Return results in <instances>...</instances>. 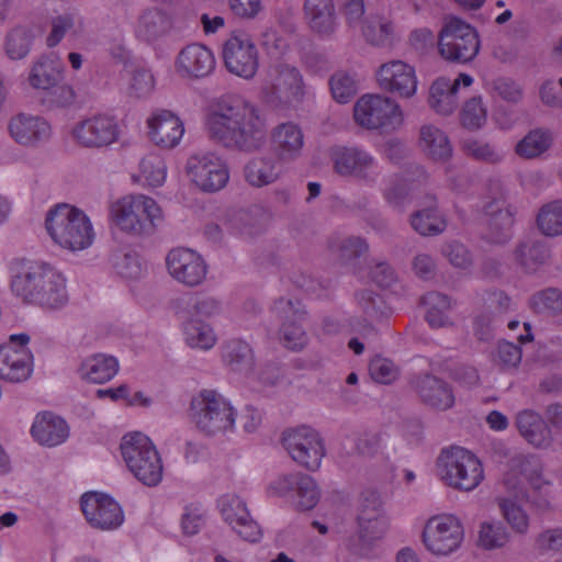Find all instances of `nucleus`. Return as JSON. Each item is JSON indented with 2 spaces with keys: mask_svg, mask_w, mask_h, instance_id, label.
<instances>
[{
  "mask_svg": "<svg viewBox=\"0 0 562 562\" xmlns=\"http://www.w3.org/2000/svg\"><path fill=\"white\" fill-rule=\"evenodd\" d=\"M206 127L210 138L229 150L252 154L267 143L266 115L243 99L222 100L209 114Z\"/></svg>",
  "mask_w": 562,
  "mask_h": 562,
  "instance_id": "1",
  "label": "nucleus"
},
{
  "mask_svg": "<svg viewBox=\"0 0 562 562\" xmlns=\"http://www.w3.org/2000/svg\"><path fill=\"white\" fill-rule=\"evenodd\" d=\"M12 290L24 302L45 310H60L69 301L65 276L49 263L31 261L12 280Z\"/></svg>",
  "mask_w": 562,
  "mask_h": 562,
  "instance_id": "2",
  "label": "nucleus"
},
{
  "mask_svg": "<svg viewBox=\"0 0 562 562\" xmlns=\"http://www.w3.org/2000/svg\"><path fill=\"white\" fill-rule=\"evenodd\" d=\"M45 227L53 241L71 252L89 248L94 240L90 218L79 209L59 204L49 210Z\"/></svg>",
  "mask_w": 562,
  "mask_h": 562,
  "instance_id": "3",
  "label": "nucleus"
},
{
  "mask_svg": "<svg viewBox=\"0 0 562 562\" xmlns=\"http://www.w3.org/2000/svg\"><path fill=\"white\" fill-rule=\"evenodd\" d=\"M111 217L120 231L135 237L153 235L164 220L158 203L144 194L117 200L111 206Z\"/></svg>",
  "mask_w": 562,
  "mask_h": 562,
  "instance_id": "4",
  "label": "nucleus"
},
{
  "mask_svg": "<svg viewBox=\"0 0 562 562\" xmlns=\"http://www.w3.org/2000/svg\"><path fill=\"white\" fill-rule=\"evenodd\" d=\"M195 427L205 436H226L235 430L236 409L231 401L215 390H202L190 403Z\"/></svg>",
  "mask_w": 562,
  "mask_h": 562,
  "instance_id": "5",
  "label": "nucleus"
},
{
  "mask_svg": "<svg viewBox=\"0 0 562 562\" xmlns=\"http://www.w3.org/2000/svg\"><path fill=\"white\" fill-rule=\"evenodd\" d=\"M437 470L447 486L461 492L475 490L484 479L481 461L461 447L443 449L437 460Z\"/></svg>",
  "mask_w": 562,
  "mask_h": 562,
  "instance_id": "6",
  "label": "nucleus"
},
{
  "mask_svg": "<svg viewBox=\"0 0 562 562\" xmlns=\"http://www.w3.org/2000/svg\"><path fill=\"white\" fill-rule=\"evenodd\" d=\"M121 453L133 475L147 486H156L162 479V462L150 439L140 434L122 438Z\"/></svg>",
  "mask_w": 562,
  "mask_h": 562,
  "instance_id": "7",
  "label": "nucleus"
},
{
  "mask_svg": "<svg viewBox=\"0 0 562 562\" xmlns=\"http://www.w3.org/2000/svg\"><path fill=\"white\" fill-rule=\"evenodd\" d=\"M355 122L370 131L394 132L404 124L401 104L384 94L367 93L353 105Z\"/></svg>",
  "mask_w": 562,
  "mask_h": 562,
  "instance_id": "8",
  "label": "nucleus"
},
{
  "mask_svg": "<svg viewBox=\"0 0 562 562\" xmlns=\"http://www.w3.org/2000/svg\"><path fill=\"white\" fill-rule=\"evenodd\" d=\"M261 91L266 102L273 108L296 105L305 97L303 76L292 65L273 64L266 71Z\"/></svg>",
  "mask_w": 562,
  "mask_h": 562,
  "instance_id": "9",
  "label": "nucleus"
},
{
  "mask_svg": "<svg viewBox=\"0 0 562 562\" xmlns=\"http://www.w3.org/2000/svg\"><path fill=\"white\" fill-rule=\"evenodd\" d=\"M357 521L360 541L358 554L369 559L375 558V542L385 536L389 528V519L379 493L367 491L362 494Z\"/></svg>",
  "mask_w": 562,
  "mask_h": 562,
  "instance_id": "10",
  "label": "nucleus"
},
{
  "mask_svg": "<svg viewBox=\"0 0 562 562\" xmlns=\"http://www.w3.org/2000/svg\"><path fill=\"white\" fill-rule=\"evenodd\" d=\"M438 50L446 60L461 64L471 61L480 50L479 34L469 23L451 16L439 32Z\"/></svg>",
  "mask_w": 562,
  "mask_h": 562,
  "instance_id": "11",
  "label": "nucleus"
},
{
  "mask_svg": "<svg viewBox=\"0 0 562 562\" xmlns=\"http://www.w3.org/2000/svg\"><path fill=\"white\" fill-rule=\"evenodd\" d=\"M464 538L461 521L453 515L443 514L429 518L424 527L423 542L434 555L447 557L459 549Z\"/></svg>",
  "mask_w": 562,
  "mask_h": 562,
  "instance_id": "12",
  "label": "nucleus"
},
{
  "mask_svg": "<svg viewBox=\"0 0 562 562\" xmlns=\"http://www.w3.org/2000/svg\"><path fill=\"white\" fill-rule=\"evenodd\" d=\"M222 58L232 75L252 79L259 69V52L251 37L244 32H233L224 41Z\"/></svg>",
  "mask_w": 562,
  "mask_h": 562,
  "instance_id": "13",
  "label": "nucleus"
},
{
  "mask_svg": "<svg viewBox=\"0 0 562 562\" xmlns=\"http://www.w3.org/2000/svg\"><path fill=\"white\" fill-rule=\"evenodd\" d=\"M272 311L281 321L279 339L283 347L291 351H301L308 344V336L303 327L306 311L299 300L280 297Z\"/></svg>",
  "mask_w": 562,
  "mask_h": 562,
  "instance_id": "14",
  "label": "nucleus"
},
{
  "mask_svg": "<svg viewBox=\"0 0 562 562\" xmlns=\"http://www.w3.org/2000/svg\"><path fill=\"white\" fill-rule=\"evenodd\" d=\"M283 446L292 460L301 467L316 471L325 456V447L319 434L311 427L302 426L283 434Z\"/></svg>",
  "mask_w": 562,
  "mask_h": 562,
  "instance_id": "15",
  "label": "nucleus"
},
{
  "mask_svg": "<svg viewBox=\"0 0 562 562\" xmlns=\"http://www.w3.org/2000/svg\"><path fill=\"white\" fill-rule=\"evenodd\" d=\"M26 334L11 335L9 341L0 347V378L10 383H21L30 379L33 372V355L26 345Z\"/></svg>",
  "mask_w": 562,
  "mask_h": 562,
  "instance_id": "16",
  "label": "nucleus"
},
{
  "mask_svg": "<svg viewBox=\"0 0 562 562\" xmlns=\"http://www.w3.org/2000/svg\"><path fill=\"white\" fill-rule=\"evenodd\" d=\"M187 173L190 180L204 192H217L228 182L226 162L214 153H199L189 157Z\"/></svg>",
  "mask_w": 562,
  "mask_h": 562,
  "instance_id": "17",
  "label": "nucleus"
},
{
  "mask_svg": "<svg viewBox=\"0 0 562 562\" xmlns=\"http://www.w3.org/2000/svg\"><path fill=\"white\" fill-rule=\"evenodd\" d=\"M333 168L341 177H351L374 182L379 175L376 159L366 149L357 146H336L329 154Z\"/></svg>",
  "mask_w": 562,
  "mask_h": 562,
  "instance_id": "18",
  "label": "nucleus"
},
{
  "mask_svg": "<svg viewBox=\"0 0 562 562\" xmlns=\"http://www.w3.org/2000/svg\"><path fill=\"white\" fill-rule=\"evenodd\" d=\"M120 128L114 116L95 114L78 122L71 130L72 139L86 148H102L119 139Z\"/></svg>",
  "mask_w": 562,
  "mask_h": 562,
  "instance_id": "19",
  "label": "nucleus"
},
{
  "mask_svg": "<svg viewBox=\"0 0 562 562\" xmlns=\"http://www.w3.org/2000/svg\"><path fill=\"white\" fill-rule=\"evenodd\" d=\"M222 518L244 541L256 543L262 538L260 525L252 518L241 497L225 494L217 502Z\"/></svg>",
  "mask_w": 562,
  "mask_h": 562,
  "instance_id": "20",
  "label": "nucleus"
},
{
  "mask_svg": "<svg viewBox=\"0 0 562 562\" xmlns=\"http://www.w3.org/2000/svg\"><path fill=\"white\" fill-rule=\"evenodd\" d=\"M166 265L169 274L189 288L202 284L207 274V265L203 257L186 247L171 249L166 257Z\"/></svg>",
  "mask_w": 562,
  "mask_h": 562,
  "instance_id": "21",
  "label": "nucleus"
},
{
  "mask_svg": "<svg viewBox=\"0 0 562 562\" xmlns=\"http://www.w3.org/2000/svg\"><path fill=\"white\" fill-rule=\"evenodd\" d=\"M375 77L381 90L402 99H411L417 92L418 80L415 68L403 60L394 59L382 64Z\"/></svg>",
  "mask_w": 562,
  "mask_h": 562,
  "instance_id": "22",
  "label": "nucleus"
},
{
  "mask_svg": "<svg viewBox=\"0 0 562 562\" xmlns=\"http://www.w3.org/2000/svg\"><path fill=\"white\" fill-rule=\"evenodd\" d=\"M81 509L91 527L100 530H113L124 521V514L112 497L98 492H88L81 496Z\"/></svg>",
  "mask_w": 562,
  "mask_h": 562,
  "instance_id": "23",
  "label": "nucleus"
},
{
  "mask_svg": "<svg viewBox=\"0 0 562 562\" xmlns=\"http://www.w3.org/2000/svg\"><path fill=\"white\" fill-rule=\"evenodd\" d=\"M8 132L19 145L37 148L49 142L53 128L44 116L20 112L8 122Z\"/></svg>",
  "mask_w": 562,
  "mask_h": 562,
  "instance_id": "24",
  "label": "nucleus"
},
{
  "mask_svg": "<svg viewBox=\"0 0 562 562\" xmlns=\"http://www.w3.org/2000/svg\"><path fill=\"white\" fill-rule=\"evenodd\" d=\"M213 52L203 44L192 43L184 46L177 55L175 68L181 78L201 79L215 69Z\"/></svg>",
  "mask_w": 562,
  "mask_h": 562,
  "instance_id": "25",
  "label": "nucleus"
},
{
  "mask_svg": "<svg viewBox=\"0 0 562 562\" xmlns=\"http://www.w3.org/2000/svg\"><path fill=\"white\" fill-rule=\"evenodd\" d=\"M270 144L280 162H292L303 153L304 133L297 123L283 122L271 130Z\"/></svg>",
  "mask_w": 562,
  "mask_h": 562,
  "instance_id": "26",
  "label": "nucleus"
},
{
  "mask_svg": "<svg viewBox=\"0 0 562 562\" xmlns=\"http://www.w3.org/2000/svg\"><path fill=\"white\" fill-rule=\"evenodd\" d=\"M472 83L473 78L468 74H460L454 80L446 77L436 79L429 89L428 103L430 108L441 115L453 113L459 103V89L468 88Z\"/></svg>",
  "mask_w": 562,
  "mask_h": 562,
  "instance_id": "27",
  "label": "nucleus"
},
{
  "mask_svg": "<svg viewBox=\"0 0 562 562\" xmlns=\"http://www.w3.org/2000/svg\"><path fill=\"white\" fill-rule=\"evenodd\" d=\"M150 139L161 148L176 147L183 134L184 125L178 115L169 110H157L147 120Z\"/></svg>",
  "mask_w": 562,
  "mask_h": 562,
  "instance_id": "28",
  "label": "nucleus"
},
{
  "mask_svg": "<svg viewBox=\"0 0 562 562\" xmlns=\"http://www.w3.org/2000/svg\"><path fill=\"white\" fill-rule=\"evenodd\" d=\"M413 387L419 400L432 409L447 411L454 405L452 387L435 375L425 374L416 378Z\"/></svg>",
  "mask_w": 562,
  "mask_h": 562,
  "instance_id": "29",
  "label": "nucleus"
},
{
  "mask_svg": "<svg viewBox=\"0 0 562 562\" xmlns=\"http://www.w3.org/2000/svg\"><path fill=\"white\" fill-rule=\"evenodd\" d=\"M520 436L532 447L548 449L553 442L551 428L533 409L519 412L515 420Z\"/></svg>",
  "mask_w": 562,
  "mask_h": 562,
  "instance_id": "30",
  "label": "nucleus"
},
{
  "mask_svg": "<svg viewBox=\"0 0 562 562\" xmlns=\"http://www.w3.org/2000/svg\"><path fill=\"white\" fill-rule=\"evenodd\" d=\"M483 214L492 240L495 243L507 240L515 221L513 207L504 199H493L484 204Z\"/></svg>",
  "mask_w": 562,
  "mask_h": 562,
  "instance_id": "31",
  "label": "nucleus"
},
{
  "mask_svg": "<svg viewBox=\"0 0 562 562\" xmlns=\"http://www.w3.org/2000/svg\"><path fill=\"white\" fill-rule=\"evenodd\" d=\"M176 29L172 16L162 9L144 10L137 20L136 36L147 43L156 42Z\"/></svg>",
  "mask_w": 562,
  "mask_h": 562,
  "instance_id": "32",
  "label": "nucleus"
},
{
  "mask_svg": "<svg viewBox=\"0 0 562 562\" xmlns=\"http://www.w3.org/2000/svg\"><path fill=\"white\" fill-rule=\"evenodd\" d=\"M119 360L111 355L94 353L86 357L77 372L81 380L103 384L111 381L119 372Z\"/></svg>",
  "mask_w": 562,
  "mask_h": 562,
  "instance_id": "33",
  "label": "nucleus"
},
{
  "mask_svg": "<svg viewBox=\"0 0 562 562\" xmlns=\"http://www.w3.org/2000/svg\"><path fill=\"white\" fill-rule=\"evenodd\" d=\"M303 10L311 30L324 36L335 32L337 21L333 0H304Z\"/></svg>",
  "mask_w": 562,
  "mask_h": 562,
  "instance_id": "34",
  "label": "nucleus"
},
{
  "mask_svg": "<svg viewBox=\"0 0 562 562\" xmlns=\"http://www.w3.org/2000/svg\"><path fill=\"white\" fill-rule=\"evenodd\" d=\"M514 260L526 273H535L551 258L547 245L536 238L520 240L514 249Z\"/></svg>",
  "mask_w": 562,
  "mask_h": 562,
  "instance_id": "35",
  "label": "nucleus"
},
{
  "mask_svg": "<svg viewBox=\"0 0 562 562\" xmlns=\"http://www.w3.org/2000/svg\"><path fill=\"white\" fill-rule=\"evenodd\" d=\"M279 162L276 156L252 157L244 167L245 181L255 188H262L276 182L281 175Z\"/></svg>",
  "mask_w": 562,
  "mask_h": 562,
  "instance_id": "36",
  "label": "nucleus"
},
{
  "mask_svg": "<svg viewBox=\"0 0 562 562\" xmlns=\"http://www.w3.org/2000/svg\"><path fill=\"white\" fill-rule=\"evenodd\" d=\"M31 432L36 441L48 447L63 443L69 435L66 422L48 413L36 417L32 425Z\"/></svg>",
  "mask_w": 562,
  "mask_h": 562,
  "instance_id": "37",
  "label": "nucleus"
},
{
  "mask_svg": "<svg viewBox=\"0 0 562 562\" xmlns=\"http://www.w3.org/2000/svg\"><path fill=\"white\" fill-rule=\"evenodd\" d=\"M419 146L426 156L436 161H447L452 156L449 137L432 124H425L420 127Z\"/></svg>",
  "mask_w": 562,
  "mask_h": 562,
  "instance_id": "38",
  "label": "nucleus"
},
{
  "mask_svg": "<svg viewBox=\"0 0 562 562\" xmlns=\"http://www.w3.org/2000/svg\"><path fill=\"white\" fill-rule=\"evenodd\" d=\"M85 31L83 19L76 12H64L50 21V32L46 37L48 47L57 46L66 35L69 40H76Z\"/></svg>",
  "mask_w": 562,
  "mask_h": 562,
  "instance_id": "39",
  "label": "nucleus"
},
{
  "mask_svg": "<svg viewBox=\"0 0 562 562\" xmlns=\"http://www.w3.org/2000/svg\"><path fill=\"white\" fill-rule=\"evenodd\" d=\"M63 69V64L57 57L43 56L33 64L29 75V82L34 89L47 90L59 82Z\"/></svg>",
  "mask_w": 562,
  "mask_h": 562,
  "instance_id": "40",
  "label": "nucleus"
},
{
  "mask_svg": "<svg viewBox=\"0 0 562 562\" xmlns=\"http://www.w3.org/2000/svg\"><path fill=\"white\" fill-rule=\"evenodd\" d=\"M422 303L426 307L425 318L430 327L441 328L451 325L449 317L451 300L448 295L435 291L428 292L422 297Z\"/></svg>",
  "mask_w": 562,
  "mask_h": 562,
  "instance_id": "41",
  "label": "nucleus"
},
{
  "mask_svg": "<svg viewBox=\"0 0 562 562\" xmlns=\"http://www.w3.org/2000/svg\"><path fill=\"white\" fill-rule=\"evenodd\" d=\"M553 143V134L548 128H533L515 146V153L524 159H533L544 154Z\"/></svg>",
  "mask_w": 562,
  "mask_h": 562,
  "instance_id": "42",
  "label": "nucleus"
},
{
  "mask_svg": "<svg viewBox=\"0 0 562 562\" xmlns=\"http://www.w3.org/2000/svg\"><path fill=\"white\" fill-rule=\"evenodd\" d=\"M223 361L231 370L248 373L254 368V353L250 346L239 339L227 341L222 351Z\"/></svg>",
  "mask_w": 562,
  "mask_h": 562,
  "instance_id": "43",
  "label": "nucleus"
},
{
  "mask_svg": "<svg viewBox=\"0 0 562 562\" xmlns=\"http://www.w3.org/2000/svg\"><path fill=\"white\" fill-rule=\"evenodd\" d=\"M536 224L547 237L562 235V199L543 204L538 211Z\"/></svg>",
  "mask_w": 562,
  "mask_h": 562,
  "instance_id": "44",
  "label": "nucleus"
},
{
  "mask_svg": "<svg viewBox=\"0 0 562 562\" xmlns=\"http://www.w3.org/2000/svg\"><path fill=\"white\" fill-rule=\"evenodd\" d=\"M411 225L422 236H436L447 228L446 218L432 205L415 212Z\"/></svg>",
  "mask_w": 562,
  "mask_h": 562,
  "instance_id": "45",
  "label": "nucleus"
},
{
  "mask_svg": "<svg viewBox=\"0 0 562 562\" xmlns=\"http://www.w3.org/2000/svg\"><path fill=\"white\" fill-rule=\"evenodd\" d=\"M184 338L191 348L209 350L216 344V335L207 323L190 317L184 323Z\"/></svg>",
  "mask_w": 562,
  "mask_h": 562,
  "instance_id": "46",
  "label": "nucleus"
},
{
  "mask_svg": "<svg viewBox=\"0 0 562 562\" xmlns=\"http://www.w3.org/2000/svg\"><path fill=\"white\" fill-rule=\"evenodd\" d=\"M362 34L367 42L375 46L391 45L395 40V29L391 21L382 16L366 19Z\"/></svg>",
  "mask_w": 562,
  "mask_h": 562,
  "instance_id": "47",
  "label": "nucleus"
},
{
  "mask_svg": "<svg viewBox=\"0 0 562 562\" xmlns=\"http://www.w3.org/2000/svg\"><path fill=\"white\" fill-rule=\"evenodd\" d=\"M510 535L501 521H483L480 525L477 544L485 550L504 548Z\"/></svg>",
  "mask_w": 562,
  "mask_h": 562,
  "instance_id": "48",
  "label": "nucleus"
},
{
  "mask_svg": "<svg viewBox=\"0 0 562 562\" xmlns=\"http://www.w3.org/2000/svg\"><path fill=\"white\" fill-rule=\"evenodd\" d=\"M463 153L475 160L486 164H498L504 154L493 144L479 138H465L461 142Z\"/></svg>",
  "mask_w": 562,
  "mask_h": 562,
  "instance_id": "49",
  "label": "nucleus"
},
{
  "mask_svg": "<svg viewBox=\"0 0 562 562\" xmlns=\"http://www.w3.org/2000/svg\"><path fill=\"white\" fill-rule=\"evenodd\" d=\"M497 505L503 518L518 535H526L529 530V516L515 501L507 497H498Z\"/></svg>",
  "mask_w": 562,
  "mask_h": 562,
  "instance_id": "50",
  "label": "nucleus"
},
{
  "mask_svg": "<svg viewBox=\"0 0 562 562\" xmlns=\"http://www.w3.org/2000/svg\"><path fill=\"white\" fill-rule=\"evenodd\" d=\"M111 263L115 272L126 279H136L143 271L137 252L128 248L115 250L111 256Z\"/></svg>",
  "mask_w": 562,
  "mask_h": 562,
  "instance_id": "51",
  "label": "nucleus"
},
{
  "mask_svg": "<svg viewBox=\"0 0 562 562\" xmlns=\"http://www.w3.org/2000/svg\"><path fill=\"white\" fill-rule=\"evenodd\" d=\"M167 175L164 159L157 154L145 156L139 162V177L149 187H160Z\"/></svg>",
  "mask_w": 562,
  "mask_h": 562,
  "instance_id": "52",
  "label": "nucleus"
},
{
  "mask_svg": "<svg viewBox=\"0 0 562 562\" xmlns=\"http://www.w3.org/2000/svg\"><path fill=\"white\" fill-rule=\"evenodd\" d=\"M33 43V34L25 27L11 30L5 37V52L11 59H22L27 56Z\"/></svg>",
  "mask_w": 562,
  "mask_h": 562,
  "instance_id": "53",
  "label": "nucleus"
},
{
  "mask_svg": "<svg viewBox=\"0 0 562 562\" xmlns=\"http://www.w3.org/2000/svg\"><path fill=\"white\" fill-rule=\"evenodd\" d=\"M533 550L540 557H554L562 553V527L547 528L533 540Z\"/></svg>",
  "mask_w": 562,
  "mask_h": 562,
  "instance_id": "54",
  "label": "nucleus"
},
{
  "mask_svg": "<svg viewBox=\"0 0 562 562\" xmlns=\"http://www.w3.org/2000/svg\"><path fill=\"white\" fill-rule=\"evenodd\" d=\"M440 254L456 269L470 271L474 265L473 256L465 245L457 240L442 244Z\"/></svg>",
  "mask_w": 562,
  "mask_h": 562,
  "instance_id": "55",
  "label": "nucleus"
},
{
  "mask_svg": "<svg viewBox=\"0 0 562 562\" xmlns=\"http://www.w3.org/2000/svg\"><path fill=\"white\" fill-rule=\"evenodd\" d=\"M294 496L299 509L310 510L314 508L319 499V491L315 481L310 475L301 473L294 490Z\"/></svg>",
  "mask_w": 562,
  "mask_h": 562,
  "instance_id": "56",
  "label": "nucleus"
},
{
  "mask_svg": "<svg viewBox=\"0 0 562 562\" xmlns=\"http://www.w3.org/2000/svg\"><path fill=\"white\" fill-rule=\"evenodd\" d=\"M460 120L463 127L472 131L481 128L486 123L487 111L481 97H473L465 102Z\"/></svg>",
  "mask_w": 562,
  "mask_h": 562,
  "instance_id": "57",
  "label": "nucleus"
},
{
  "mask_svg": "<svg viewBox=\"0 0 562 562\" xmlns=\"http://www.w3.org/2000/svg\"><path fill=\"white\" fill-rule=\"evenodd\" d=\"M530 305L537 313H562V292L554 288L542 290L532 295Z\"/></svg>",
  "mask_w": 562,
  "mask_h": 562,
  "instance_id": "58",
  "label": "nucleus"
},
{
  "mask_svg": "<svg viewBox=\"0 0 562 562\" xmlns=\"http://www.w3.org/2000/svg\"><path fill=\"white\" fill-rule=\"evenodd\" d=\"M223 311L222 302L211 295L195 294L191 297L190 317L212 318L220 315Z\"/></svg>",
  "mask_w": 562,
  "mask_h": 562,
  "instance_id": "59",
  "label": "nucleus"
},
{
  "mask_svg": "<svg viewBox=\"0 0 562 562\" xmlns=\"http://www.w3.org/2000/svg\"><path fill=\"white\" fill-rule=\"evenodd\" d=\"M329 85L334 99L339 103L349 102L357 92L355 79L346 72L333 75Z\"/></svg>",
  "mask_w": 562,
  "mask_h": 562,
  "instance_id": "60",
  "label": "nucleus"
},
{
  "mask_svg": "<svg viewBox=\"0 0 562 562\" xmlns=\"http://www.w3.org/2000/svg\"><path fill=\"white\" fill-rule=\"evenodd\" d=\"M369 372L374 381L382 384H390L398 376L397 367L393 361L382 357H375L370 361Z\"/></svg>",
  "mask_w": 562,
  "mask_h": 562,
  "instance_id": "61",
  "label": "nucleus"
},
{
  "mask_svg": "<svg viewBox=\"0 0 562 562\" xmlns=\"http://www.w3.org/2000/svg\"><path fill=\"white\" fill-rule=\"evenodd\" d=\"M204 525V515L200 506L189 505L184 507L181 516V529L187 536L196 535Z\"/></svg>",
  "mask_w": 562,
  "mask_h": 562,
  "instance_id": "62",
  "label": "nucleus"
},
{
  "mask_svg": "<svg viewBox=\"0 0 562 562\" xmlns=\"http://www.w3.org/2000/svg\"><path fill=\"white\" fill-rule=\"evenodd\" d=\"M338 250L342 260H351L367 254L369 245L362 237L349 236L339 243Z\"/></svg>",
  "mask_w": 562,
  "mask_h": 562,
  "instance_id": "63",
  "label": "nucleus"
},
{
  "mask_svg": "<svg viewBox=\"0 0 562 562\" xmlns=\"http://www.w3.org/2000/svg\"><path fill=\"white\" fill-rule=\"evenodd\" d=\"M383 195L386 202L395 209H402L408 200V187L401 179L392 180L384 189Z\"/></svg>",
  "mask_w": 562,
  "mask_h": 562,
  "instance_id": "64",
  "label": "nucleus"
}]
</instances>
